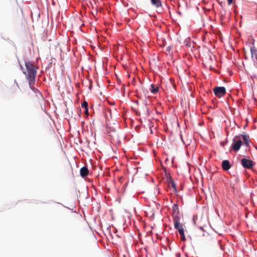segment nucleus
<instances>
[{
  "instance_id": "f257e3e1",
  "label": "nucleus",
  "mask_w": 257,
  "mask_h": 257,
  "mask_svg": "<svg viewBox=\"0 0 257 257\" xmlns=\"http://www.w3.org/2000/svg\"><path fill=\"white\" fill-rule=\"evenodd\" d=\"M26 70L23 71L26 78L29 81V84L31 88L35 83V78L37 74V69L34 63L31 61L25 62Z\"/></svg>"
},
{
  "instance_id": "f03ea898",
  "label": "nucleus",
  "mask_w": 257,
  "mask_h": 257,
  "mask_svg": "<svg viewBox=\"0 0 257 257\" xmlns=\"http://www.w3.org/2000/svg\"><path fill=\"white\" fill-rule=\"evenodd\" d=\"M242 144V141L241 140V136H235L233 139L231 148L234 151L237 152L240 149Z\"/></svg>"
},
{
  "instance_id": "7ed1b4c3",
  "label": "nucleus",
  "mask_w": 257,
  "mask_h": 257,
  "mask_svg": "<svg viewBox=\"0 0 257 257\" xmlns=\"http://www.w3.org/2000/svg\"><path fill=\"white\" fill-rule=\"evenodd\" d=\"M173 212H172V216L173 218L174 224H175L176 226L178 225V221H180L179 217V209L178 207V205L177 204H174L172 207Z\"/></svg>"
},
{
  "instance_id": "20e7f679",
  "label": "nucleus",
  "mask_w": 257,
  "mask_h": 257,
  "mask_svg": "<svg viewBox=\"0 0 257 257\" xmlns=\"http://www.w3.org/2000/svg\"><path fill=\"white\" fill-rule=\"evenodd\" d=\"M240 163L243 168L248 169H251L255 164L253 161L246 158H242L240 160Z\"/></svg>"
},
{
  "instance_id": "39448f33",
  "label": "nucleus",
  "mask_w": 257,
  "mask_h": 257,
  "mask_svg": "<svg viewBox=\"0 0 257 257\" xmlns=\"http://www.w3.org/2000/svg\"><path fill=\"white\" fill-rule=\"evenodd\" d=\"M214 94L218 98L224 96L226 93V89L224 87H215L213 89Z\"/></svg>"
},
{
  "instance_id": "423d86ee",
  "label": "nucleus",
  "mask_w": 257,
  "mask_h": 257,
  "mask_svg": "<svg viewBox=\"0 0 257 257\" xmlns=\"http://www.w3.org/2000/svg\"><path fill=\"white\" fill-rule=\"evenodd\" d=\"M193 220L194 224H195L198 227H199L201 230L203 229V227H204L205 225L204 224L200 223V218H198V217L197 216H194Z\"/></svg>"
},
{
  "instance_id": "0eeeda50",
  "label": "nucleus",
  "mask_w": 257,
  "mask_h": 257,
  "mask_svg": "<svg viewBox=\"0 0 257 257\" xmlns=\"http://www.w3.org/2000/svg\"><path fill=\"white\" fill-rule=\"evenodd\" d=\"M238 136H241V140H243L242 144L246 147L249 146V137L247 135H239Z\"/></svg>"
},
{
  "instance_id": "6e6552de",
  "label": "nucleus",
  "mask_w": 257,
  "mask_h": 257,
  "mask_svg": "<svg viewBox=\"0 0 257 257\" xmlns=\"http://www.w3.org/2000/svg\"><path fill=\"white\" fill-rule=\"evenodd\" d=\"M231 167L230 162L228 160H224L222 162V168L224 171L228 170Z\"/></svg>"
},
{
  "instance_id": "1a4fd4ad",
  "label": "nucleus",
  "mask_w": 257,
  "mask_h": 257,
  "mask_svg": "<svg viewBox=\"0 0 257 257\" xmlns=\"http://www.w3.org/2000/svg\"><path fill=\"white\" fill-rule=\"evenodd\" d=\"M174 224L175 228L178 230L179 234L180 235L182 234H184V228L182 226V225L180 224V221H178V225L177 226H176L175 224Z\"/></svg>"
},
{
  "instance_id": "9d476101",
  "label": "nucleus",
  "mask_w": 257,
  "mask_h": 257,
  "mask_svg": "<svg viewBox=\"0 0 257 257\" xmlns=\"http://www.w3.org/2000/svg\"><path fill=\"white\" fill-rule=\"evenodd\" d=\"M80 175L82 177H84L88 175V168L86 167H83L81 168L80 171Z\"/></svg>"
},
{
  "instance_id": "9b49d317",
  "label": "nucleus",
  "mask_w": 257,
  "mask_h": 257,
  "mask_svg": "<svg viewBox=\"0 0 257 257\" xmlns=\"http://www.w3.org/2000/svg\"><path fill=\"white\" fill-rule=\"evenodd\" d=\"M151 4L156 8H159L162 6L161 0H151Z\"/></svg>"
},
{
  "instance_id": "f8f14e48",
  "label": "nucleus",
  "mask_w": 257,
  "mask_h": 257,
  "mask_svg": "<svg viewBox=\"0 0 257 257\" xmlns=\"http://www.w3.org/2000/svg\"><path fill=\"white\" fill-rule=\"evenodd\" d=\"M151 91L152 93L155 94L156 93H157L158 90H159V87L157 86H156L154 84H152L151 86Z\"/></svg>"
},
{
  "instance_id": "ddd939ff",
  "label": "nucleus",
  "mask_w": 257,
  "mask_h": 257,
  "mask_svg": "<svg viewBox=\"0 0 257 257\" xmlns=\"http://www.w3.org/2000/svg\"><path fill=\"white\" fill-rule=\"evenodd\" d=\"M168 184H169V186H170V187H172L175 190H176L175 183H174L173 180L171 178H170L169 180Z\"/></svg>"
},
{
  "instance_id": "4468645a",
  "label": "nucleus",
  "mask_w": 257,
  "mask_h": 257,
  "mask_svg": "<svg viewBox=\"0 0 257 257\" xmlns=\"http://www.w3.org/2000/svg\"><path fill=\"white\" fill-rule=\"evenodd\" d=\"M81 107H84V108H88V103L86 101H84L83 103L81 104Z\"/></svg>"
},
{
  "instance_id": "2eb2a0df",
  "label": "nucleus",
  "mask_w": 257,
  "mask_h": 257,
  "mask_svg": "<svg viewBox=\"0 0 257 257\" xmlns=\"http://www.w3.org/2000/svg\"><path fill=\"white\" fill-rule=\"evenodd\" d=\"M144 109H145V110H146L147 111L146 114H147V115H149L150 114H149V112H148V111H149V109H148V107L147 106V105H144Z\"/></svg>"
},
{
  "instance_id": "dca6fc26",
  "label": "nucleus",
  "mask_w": 257,
  "mask_h": 257,
  "mask_svg": "<svg viewBox=\"0 0 257 257\" xmlns=\"http://www.w3.org/2000/svg\"><path fill=\"white\" fill-rule=\"evenodd\" d=\"M180 235H181L180 238H181V240H182V241L185 240V234H181Z\"/></svg>"
},
{
  "instance_id": "f3484780",
  "label": "nucleus",
  "mask_w": 257,
  "mask_h": 257,
  "mask_svg": "<svg viewBox=\"0 0 257 257\" xmlns=\"http://www.w3.org/2000/svg\"><path fill=\"white\" fill-rule=\"evenodd\" d=\"M84 113H85L86 115H88V108H85Z\"/></svg>"
},
{
  "instance_id": "a211bd4d",
  "label": "nucleus",
  "mask_w": 257,
  "mask_h": 257,
  "mask_svg": "<svg viewBox=\"0 0 257 257\" xmlns=\"http://www.w3.org/2000/svg\"><path fill=\"white\" fill-rule=\"evenodd\" d=\"M233 0H227L228 5H230L232 3Z\"/></svg>"
},
{
  "instance_id": "6ab92c4d",
  "label": "nucleus",
  "mask_w": 257,
  "mask_h": 257,
  "mask_svg": "<svg viewBox=\"0 0 257 257\" xmlns=\"http://www.w3.org/2000/svg\"><path fill=\"white\" fill-rule=\"evenodd\" d=\"M140 115V113H139L138 112H137V115Z\"/></svg>"
}]
</instances>
